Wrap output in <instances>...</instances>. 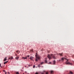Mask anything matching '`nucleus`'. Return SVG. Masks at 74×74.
Returning a JSON list of instances; mask_svg holds the SVG:
<instances>
[{
	"label": "nucleus",
	"mask_w": 74,
	"mask_h": 74,
	"mask_svg": "<svg viewBox=\"0 0 74 74\" xmlns=\"http://www.w3.org/2000/svg\"><path fill=\"white\" fill-rule=\"evenodd\" d=\"M61 59V60H62V62H63V61H64V59H66V60H67V61H66L65 62L66 64H70V65H72V63L68 62H69V60H67V59L66 58H65L63 57V58H62Z\"/></svg>",
	"instance_id": "f257e3e1"
},
{
	"label": "nucleus",
	"mask_w": 74,
	"mask_h": 74,
	"mask_svg": "<svg viewBox=\"0 0 74 74\" xmlns=\"http://www.w3.org/2000/svg\"><path fill=\"white\" fill-rule=\"evenodd\" d=\"M36 56L35 61H37L38 60H40L41 59V57L40 56L37 54V53H36L35 55Z\"/></svg>",
	"instance_id": "f03ea898"
},
{
	"label": "nucleus",
	"mask_w": 74,
	"mask_h": 74,
	"mask_svg": "<svg viewBox=\"0 0 74 74\" xmlns=\"http://www.w3.org/2000/svg\"><path fill=\"white\" fill-rule=\"evenodd\" d=\"M51 56L53 57V59H56V58H55V56L53 55H52V54H51V55H48V56H47V57L49 59H52V58H51Z\"/></svg>",
	"instance_id": "7ed1b4c3"
},
{
	"label": "nucleus",
	"mask_w": 74,
	"mask_h": 74,
	"mask_svg": "<svg viewBox=\"0 0 74 74\" xmlns=\"http://www.w3.org/2000/svg\"><path fill=\"white\" fill-rule=\"evenodd\" d=\"M41 74H47V72H46L44 71L41 73Z\"/></svg>",
	"instance_id": "20e7f679"
},
{
	"label": "nucleus",
	"mask_w": 74,
	"mask_h": 74,
	"mask_svg": "<svg viewBox=\"0 0 74 74\" xmlns=\"http://www.w3.org/2000/svg\"><path fill=\"white\" fill-rule=\"evenodd\" d=\"M7 57H5L4 58V61H6V60H7Z\"/></svg>",
	"instance_id": "39448f33"
},
{
	"label": "nucleus",
	"mask_w": 74,
	"mask_h": 74,
	"mask_svg": "<svg viewBox=\"0 0 74 74\" xmlns=\"http://www.w3.org/2000/svg\"><path fill=\"white\" fill-rule=\"evenodd\" d=\"M9 59H11V60H12V59H13V57H12L11 56L10 58H9Z\"/></svg>",
	"instance_id": "423d86ee"
},
{
	"label": "nucleus",
	"mask_w": 74,
	"mask_h": 74,
	"mask_svg": "<svg viewBox=\"0 0 74 74\" xmlns=\"http://www.w3.org/2000/svg\"><path fill=\"white\" fill-rule=\"evenodd\" d=\"M15 59H16V60H18L19 59V57H17L15 58Z\"/></svg>",
	"instance_id": "0eeeda50"
},
{
	"label": "nucleus",
	"mask_w": 74,
	"mask_h": 74,
	"mask_svg": "<svg viewBox=\"0 0 74 74\" xmlns=\"http://www.w3.org/2000/svg\"><path fill=\"white\" fill-rule=\"evenodd\" d=\"M22 59L24 60L26 59H27V57H23Z\"/></svg>",
	"instance_id": "6e6552de"
},
{
	"label": "nucleus",
	"mask_w": 74,
	"mask_h": 74,
	"mask_svg": "<svg viewBox=\"0 0 74 74\" xmlns=\"http://www.w3.org/2000/svg\"><path fill=\"white\" fill-rule=\"evenodd\" d=\"M8 61H6L4 63V64H6V63H8Z\"/></svg>",
	"instance_id": "1a4fd4ad"
},
{
	"label": "nucleus",
	"mask_w": 74,
	"mask_h": 74,
	"mask_svg": "<svg viewBox=\"0 0 74 74\" xmlns=\"http://www.w3.org/2000/svg\"><path fill=\"white\" fill-rule=\"evenodd\" d=\"M30 59L31 60H32L33 59V57H31L30 58Z\"/></svg>",
	"instance_id": "9d476101"
},
{
	"label": "nucleus",
	"mask_w": 74,
	"mask_h": 74,
	"mask_svg": "<svg viewBox=\"0 0 74 74\" xmlns=\"http://www.w3.org/2000/svg\"><path fill=\"white\" fill-rule=\"evenodd\" d=\"M58 55H59L60 56H63V53H59Z\"/></svg>",
	"instance_id": "9b49d317"
},
{
	"label": "nucleus",
	"mask_w": 74,
	"mask_h": 74,
	"mask_svg": "<svg viewBox=\"0 0 74 74\" xmlns=\"http://www.w3.org/2000/svg\"><path fill=\"white\" fill-rule=\"evenodd\" d=\"M50 73H51V74H53V71H50Z\"/></svg>",
	"instance_id": "f8f14e48"
},
{
	"label": "nucleus",
	"mask_w": 74,
	"mask_h": 74,
	"mask_svg": "<svg viewBox=\"0 0 74 74\" xmlns=\"http://www.w3.org/2000/svg\"><path fill=\"white\" fill-rule=\"evenodd\" d=\"M53 64H55V63H56V62H55V60L53 61Z\"/></svg>",
	"instance_id": "ddd939ff"
},
{
	"label": "nucleus",
	"mask_w": 74,
	"mask_h": 74,
	"mask_svg": "<svg viewBox=\"0 0 74 74\" xmlns=\"http://www.w3.org/2000/svg\"><path fill=\"white\" fill-rule=\"evenodd\" d=\"M38 66L39 67H40V64H39V65H38Z\"/></svg>",
	"instance_id": "4468645a"
},
{
	"label": "nucleus",
	"mask_w": 74,
	"mask_h": 74,
	"mask_svg": "<svg viewBox=\"0 0 74 74\" xmlns=\"http://www.w3.org/2000/svg\"><path fill=\"white\" fill-rule=\"evenodd\" d=\"M16 74H19V72H16Z\"/></svg>",
	"instance_id": "2eb2a0df"
},
{
	"label": "nucleus",
	"mask_w": 74,
	"mask_h": 74,
	"mask_svg": "<svg viewBox=\"0 0 74 74\" xmlns=\"http://www.w3.org/2000/svg\"><path fill=\"white\" fill-rule=\"evenodd\" d=\"M43 63H44V62H42L40 64H43Z\"/></svg>",
	"instance_id": "dca6fc26"
},
{
	"label": "nucleus",
	"mask_w": 74,
	"mask_h": 74,
	"mask_svg": "<svg viewBox=\"0 0 74 74\" xmlns=\"http://www.w3.org/2000/svg\"><path fill=\"white\" fill-rule=\"evenodd\" d=\"M35 65H34L33 66V68H35Z\"/></svg>",
	"instance_id": "f3484780"
},
{
	"label": "nucleus",
	"mask_w": 74,
	"mask_h": 74,
	"mask_svg": "<svg viewBox=\"0 0 74 74\" xmlns=\"http://www.w3.org/2000/svg\"><path fill=\"white\" fill-rule=\"evenodd\" d=\"M58 55V53H56L55 54H54V55Z\"/></svg>",
	"instance_id": "a211bd4d"
},
{
	"label": "nucleus",
	"mask_w": 74,
	"mask_h": 74,
	"mask_svg": "<svg viewBox=\"0 0 74 74\" xmlns=\"http://www.w3.org/2000/svg\"><path fill=\"white\" fill-rule=\"evenodd\" d=\"M33 49H32L31 50V52H33Z\"/></svg>",
	"instance_id": "6ab92c4d"
},
{
	"label": "nucleus",
	"mask_w": 74,
	"mask_h": 74,
	"mask_svg": "<svg viewBox=\"0 0 74 74\" xmlns=\"http://www.w3.org/2000/svg\"><path fill=\"white\" fill-rule=\"evenodd\" d=\"M25 73L26 74H28L27 73V72L25 71Z\"/></svg>",
	"instance_id": "aec40b11"
},
{
	"label": "nucleus",
	"mask_w": 74,
	"mask_h": 74,
	"mask_svg": "<svg viewBox=\"0 0 74 74\" xmlns=\"http://www.w3.org/2000/svg\"><path fill=\"white\" fill-rule=\"evenodd\" d=\"M45 63H47V60H45Z\"/></svg>",
	"instance_id": "412c9836"
},
{
	"label": "nucleus",
	"mask_w": 74,
	"mask_h": 74,
	"mask_svg": "<svg viewBox=\"0 0 74 74\" xmlns=\"http://www.w3.org/2000/svg\"><path fill=\"white\" fill-rule=\"evenodd\" d=\"M35 74H38L37 72Z\"/></svg>",
	"instance_id": "4be33fe9"
},
{
	"label": "nucleus",
	"mask_w": 74,
	"mask_h": 74,
	"mask_svg": "<svg viewBox=\"0 0 74 74\" xmlns=\"http://www.w3.org/2000/svg\"><path fill=\"white\" fill-rule=\"evenodd\" d=\"M16 52H17V53H18V51H16Z\"/></svg>",
	"instance_id": "5701e85b"
},
{
	"label": "nucleus",
	"mask_w": 74,
	"mask_h": 74,
	"mask_svg": "<svg viewBox=\"0 0 74 74\" xmlns=\"http://www.w3.org/2000/svg\"><path fill=\"white\" fill-rule=\"evenodd\" d=\"M5 74H7V72H5Z\"/></svg>",
	"instance_id": "b1692460"
},
{
	"label": "nucleus",
	"mask_w": 74,
	"mask_h": 74,
	"mask_svg": "<svg viewBox=\"0 0 74 74\" xmlns=\"http://www.w3.org/2000/svg\"><path fill=\"white\" fill-rule=\"evenodd\" d=\"M3 72H5V70H4L3 71Z\"/></svg>",
	"instance_id": "393cba45"
},
{
	"label": "nucleus",
	"mask_w": 74,
	"mask_h": 74,
	"mask_svg": "<svg viewBox=\"0 0 74 74\" xmlns=\"http://www.w3.org/2000/svg\"><path fill=\"white\" fill-rule=\"evenodd\" d=\"M47 74H48V73L47 72Z\"/></svg>",
	"instance_id": "a878e982"
},
{
	"label": "nucleus",
	"mask_w": 74,
	"mask_h": 74,
	"mask_svg": "<svg viewBox=\"0 0 74 74\" xmlns=\"http://www.w3.org/2000/svg\"><path fill=\"white\" fill-rule=\"evenodd\" d=\"M0 67H1V64H0Z\"/></svg>",
	"instance_id": "bb28decb"
},
{
	"label": "nucleus",
	"mask_w": 74,
	"mask_h": 74,
	"mask_svg": "<svg viewBox=\"0 0 74 74\" xmlns=\"http://www.w3.org/2000/svg\"><path fill=\"white\" fill-rule=\"evenodd\" d=\"M28 56V57H29V56L28 55V56Z\"/></svg>",
	"instance_id": "cd10ccee"
},
{
	"label": "nucleus",
	"mask_w": 74,
	"mask_h": 74,
	"mask_svg": "<svg viewBox=\"0 0 74 74\" xmlns=\"http://www.w3.org/2000/svg\"><path fill=\"white\" fill-rule=\"evenodd\" d=\"M8 74H10V72H8Z\"/></svg>",
	"instance_id": "c85d7f7f"
},
{
	"label": "nucleus",
	"mask_w": 74,
	"mask_h": 74,
	"mask_svg": "<svg viewBox=\"0 0 74 74\" xmlns=\"http://www.w3.org/2000/svg\"><path fill=\"white\" fill-rule=\"evenodd\" d=\"M49 64H51V62H50L49 63Z\"/></svg>",
	"instance_id": "c756f323"
},
{
	"label": "nucleus",
	"mask_w": 74,
	"mask_h": 74,
	"mask_svg": "<svg viewBox=\"0 0 74 74\" xmlns=\"http://www.w3.org/2000/svg\"><path fill=\"white\" fill-rule=\"evenodd\" d=\"M23 74H25V73H23Z\"/></svg>",
	"instance_id": "7c9ffc66"
},
{
	"label": "nucleus",
	"mask_w": 74,
	"mask_h": 74,
	"mask_svg": "<svg viewBox=\"0 0 74 74\" xmlns=\"http://www.w3.org/2000/svg\"><path fill=\"white\" fill-rule=\"evenodd\" d=\"M73 57H74V55L73 56Z\"/></svg>",
	"instance_id": "2f4dec72"
},
{
	"label": "nucleus",
	"mask_w": 74,
	"mask_h": 74,
	"mask_svg": "<svg viewBox=\"0 0 74 74\" xmlns=\"http://www.w3.org/2000/svg\"><path fill=\"white\" fill-rule=\"evenodd\" d=\"M16 55V56H17V55Z\"/></svg>",
	"instance_id": "473e14b6"
},
{
	"label": "nucleus",
	"mask_w": 74,
	"mask_h": 74,
	"mask_svg": "<svg viewBox=\"0 0 74 74\" xmlns=\"http://www.w3.org/2000/svg\"><path fill=\"white\" fill-rule=\"evenodd\" d=\"M48 52V53H49V51Z\"/></svg>",
	"instance_id": "72a5a7b5"
},
{
	"label": "nucleus",
	"mask_w": 74,
	"mask_h": 74,
	"mask_svg": "<svg viewBox=\"0 0 74 74\" xmlns=\"http://www.w3.org/2000/svg\"><path fill=\"white\" fill-rule=\"evenodd\" d=\"M59 61H60V60H59Z\"/></svg>",
	"instance_id": "f704fd0d"
},
{
	"label": "nucleus",
	"mask_w": 74,
	"mask_h": 74,
	"mask_svg": "<svg viewBox=\"0 0 74 74\" xmlns=\"http://www.w3.org/2000/svg\"><path fill=\"white\" fill-rule=\"evenodd\" d=\"M25 67H26V66H25Z\"/></svg>",
	"instance_id": "c9c22d12"
}]
</instances>
